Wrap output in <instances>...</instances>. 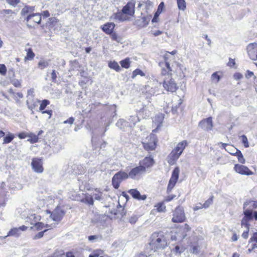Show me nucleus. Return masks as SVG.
Here are the masks:
<instances>
[{"instance_id":"nucleus-31","label":"nucleus","mask_w":257,"mask_h":257,"mask_svg":"<svg viewBox=\"0 0 257 257\" xmlns=\"http://www.w3.org/2000/svg\"><path fill=\"white\" fill-rule=\"evenodd\" d=\"M14 138L15 136L14 134L9 133L6 137H4L3 144L10 143L14 139Z\"/></svg>"},{"instance_id":"nucleus-42","label":"nucleus","mask_w":257,"mask_h":257,"mask_svg":"<svg viewBox=\"0 0 257 257\" xmlns=\"http://www.w3.org/2000/svg\"><path fill=\"white\" fill-rule=\"evenodd\" d=\"M49 104L50 101L48 100L44 99L42 100L40 104V106L39 108L40 110L41 111L43 110L45 108V107Z\"/></svg>"},{"instance_id":"nucleus-40","label":"nucleus","mask_w":257,"mask_h":257,"mask_svg":"<svg viewBox=\"0 0 257 257\" xmlns=\"http://www.w3.org/2000/svg\"><path fill=\"white\" fill-rule=\"evenodd\" d=\"M140 75L141 76H144L145 73L140 69H137L133 72L132 77L135 78L137 75Z\"/></svg>"},{"instance_id":"nucleus-56","label":"nucleus","mask_w":257,"mask_h":257,"mask_svg":"<svg viewBox=\"0 0 257 257\" xmlns=\"http://www.w3.org/2000/svg\"><path fill=\"white\" fill-rule=\"evenodd\" d=\"M47 230L48 229H45L44 231L39 232L36 235H35L34 238V239H38V238H41L44 235V233L45 232H46Z\"/></svg>"},{"instance_id":"nucleus-55","label":"nucleus","mask_w":257,"mask_h":257,"mask_svg":"<svg viewBox=\"0 0 257 257\" xmlns=\"http://www.w3.org/2000/svg\"><path fill=\"white\" fill-rule=\"evenodd\" d=\"M163 118H164V117L162 114L158 115L154 118L153 121H155L157 120V121H159L160 123H161L163 121Z\"/></svg>"},{"instance_id":"nucleus-12","label":"nucleus","mask_w":257,"mask_h":257,"mask_svg":"<svg viewBox=\"0 0 257 257\" xmlns=\"http://www.w3.org/2000/svg\"><path fill=\"white\" fill-rule=\"evenodd\" d=\"M25 20H26L27 23H28V26L32 27L33 23L37 24L40 23L41 21V16L38 13L30 14L26 17Z\"/></svg>"},{"instance_id":"nucleus-27","label":"nucleus","mask_w":257,"mask_h":257,"mask_svg":"<svg viewBox=\"0 0 257 257\" xmlns=\"http://www.w3.org/2000/svg\"><path fill=\"white\" fill-rule=\"evenodd\" d=\"M169 56L168 55V53L167 52L164 56L165 62L164 63H163V62L160 63L159 64L160 66H161L162 65H163L165 64L166 67L167 68V69H168L169 71H172V69L170 67V64L168 61V59H169Z\"/></svg>"},{"instance_id":"nucleus-32","label":"nucleus","mask_w":257,"mask_h":257,"mask_svg":"<svg viewBox=\"0 0 257 257\" xmlns=\"http://www.w3.org/2000/svg\"><path fill=\"white\" fill-rule=\"evenodd\" d=\"M21 232L18 228L12 229L8 233V236H19L21 234Z\"/></svg>"},{"instance_id":"nucleus-44","label":"nucleus","mask_w":257,"mask_h":257,"mask_svg":"<svg viewBox=\"0 0 257 257\" xmlns=\"http://www.w3.org/2000/svg\"><path fill=\"white\" fill-rule=\"evenodd\" d=\"M213 196L210 197L208 200L205 201L203 205V206L204 208H207L213 202Z\"/></svg>"},{"instance_id":"nucleus-60","label":"nucleus","mask_w":257,"mask_h":257,"mask_svg":"<svg viewBox=\"0 0 257 257\" xmlns=\"http://www.w3.org/2000/svg\"><path fill=\"white\" fill-rule=\"evenodd\" d=\"M255 242L257 243V232L253 234L252 236L249 239V242Z\"/></svg>"},{"instance_id":"nucleus-63","label":"nucleus","mask_w":257,"mask_h":257,"mask_svg":"<svg viewBox=\"0 0 257 257\" xmlns=\"http://www.w3.org/2000/svg\"><path fill=\"white\" fill-rule=\"evenodd\" d=\"M30 103L29 102V100L28 99L27 100V104L28 105V107L29 109H30L31 110H33V109H34L35 108V107L37 106V104H35V103H34V104H29Z\"/></svg>"},{"instance_id":"nucleus-43","label":"nucleus","mask_w":257,"mask_h":257,"mask_svg":"<svg viewBox=\"0 0 257 257\" xmlns=\"http://www.w3.org/2000/svg\"><path fill=\"white\" fill-rule=\"evenodd\" d=\"M155 207L157 208V210L158 212H163L166 209V206L163 203H159L157 204Z\"/></svg>"},{"instance_id":"nucleus-46","label":"nucleus","mask_w":257,"mask_h":257,"mask_svg":"<svg viewBox=\"0 0 257 257\" xmlns=\"http://www.w3.org/2000/svg\"><path fill=\"white\" fill-rule=\"evenodd\" d=\"M34 56L35 54L33 52L32 49H29L27 54V56L26 57H25V59H32L34 57Z\"/></svg>"},{"instance_id":"nucleus-26","label":"nucleus","mask_w":257,"mask_h":257,"mask_svg":"<svg viewBox=\"0 0 257 257\" xmlns=\"http://www.w3.org/2000/svg\"><path fill=\"white\" fill-rule=\"evenodd\" d=\"M13 14V12L11 10H3L0 11V16L4 18L5 20L9 19Z\"/></svg>"},{"instance_id":"nucleus-58","label":"nucleus","mask_w":257,"mask_h":257,"mask_svg":"<svg viewBox=\"0 0 257 257\" xmlns=\"http://www.w3.org/2000/svg\"><path fill=\"white\" fill-rule=\"evenodd\" d=\"M245 230L243 231L242 234V237L244 239H247L248 237V232L249 230V228H245Z\"/></svg>"},{"instance_id":"nucleus-35","label":"nucleus","mask_w":257,"mask_h":257,"mask_svg":"<svg viewBox=\"0 0 257 257\" xmlns=\"http://www.w3.org/2000/svg\"><path fill=\"white\" fill-rule=\"evenodd\" d=\"M120 64L122 67L127 69L130 67V60L128 58L120 61Z\"/></svg>"},{"instance_id":"nucleus-6","label":"nucleus","mask_w":257,"mask_h":257,"mask_svg":"<svg viewBox=\"0 0 257 257\" xmlns=\"http://www.w3.org/2000/svg\"><path fill=\"white\" fill-rule=\"evenodd\" d=\"M185 215L183 208L181 206L177 207L173 213L172 221L175 223L182 222L185 220Z\"/></svg>"},{"instance_id":"nucleus-8","label":"nucleus","mask_w":257,"mask_h":257,"mask_svg":"<svg viewBox=\"0 0 257 257\" xmlns=\"http://www.w3.org/2000/svg\"><path fill=\"white\" fill-rule=\"evenodd\" d=\"M180 173V169L178 167H176L173 171L171 177L169 180L168 187L167 191H171L172 189L175 186L179 178V175Z\"/></svg>"},{"instance_id":"nucleus-1","label":"nucleus","mask_w":257,"mask_h":257,"mask_svg":"<svg viewBox=\"0 0 257 257\" xmlns=\"http://www.w3.org/2000/svg\"><path fill=\"white\" fill-rule=\"evenodd\" d=\"M150 245L152 249H163L167 245V238L162 232H154L151 236Z\"/></svg>"},{"instance_id":"nucleus-34","label":"nucleus","mask_w":257,"mask_h":257,"mask_svg":"<svg viewBox=\"0 0 257 257\" xmlns=\"http://www.w3.org/2000/svg\"><path fill=\"white\" fill-rule=\"evenodd\" d=\"M128 120L130 122V126L132 127L135 125L136 123L139 121V118L136 115L131 116L128 119Z\"/></svg>"},{"instance_id":"nucleus-57","label":"nucleus","mask_w":257,"mask_h":257,"mask_svg":"<svg viewBox=\"0 0 257 257\" xmlns=\"http://www.w3.org/2000/svg\"><path fill=\"white\" fill-rule=\"evenodd\" d=\"M34 96V89H30L27 92V97H28V99H30V97H33Z\"/></svg>"},{"instance_id":"nucleus-19","label":"nucleus","mask_w":257,"mask_h":257,"mask_svg":"<svg viewBox=\"0 0 257 257\" xmlns=\"http://www.w3.org/2000/svg\"><path fill=\"white\" fill-rule=\"evenodd\" d=\"M115 26V25L113 23H107L101 26V29L104 33L110 35L113 32Z\"/></svg>"},{"instance_id":"nucleus-5","label":"nucleus","mask_w":257,"mask_h":257,"mask_svg":"<svg viewBox=\"0 0 257 257\" xmlns=\"http://www.w3.org/2000/svg\"><path fill=\"white\" fill-rule=\"evenodd\" d=\"M128 178V174L123 171H119L116 173L112 179V184L115 189H118L120 183L124 180Z\"/></svg>"},{"instance_id":"nucleus-48","label":"nucleus","mask_w":257,"mask_h":257,"mask_svg":"<svg viewBox=\"0 0 257 257\" xmlns=\"http://www.w3.org/2000/svg\"><path fill=\"white\" fill-rule=\"evenodd\" d=\"M242 138V143L244 144V146L245 148H247L249 147V144L248 142V140L247 137L245 135L241 136Z\"/></svg>"},{"instance_id":"nucleus-21","label":"nucleus","mask_w":257,"mask_h":257,"mask_svg":"<svg viewBox=\"0 0 257 257\" xmlns=\"http://www.w3.org/2000/svg\"><path fill=\"white\" fill-rule=\"evenodd\" d=\"M221 144L222 145V148H223L227 152L232 155L235 156L236 154L239 151L238 150H237L233 146L229 145L228 144L222 143Z\"/></svg>"},{"instance_id":"nucleus-49","label":"nucleus","mask_w":257,"mask_h":257,"mask_svg":"<svg viewBox=\"0 0 257 257\" xmlns=\"http://www.w3.org/2000/svg\"><path fill=\"white\" fill-rule=\"evenodd\" d=\"M11 83L16 87H20L21 86V82L16 79H13L11 81Z\"/></svg>"},{"instance_id":"nucleus-51","label":"nucleus","mask_w":257,"mask_h":257,"mask_svg":"<svg viewBox=\"0 0 257 257\" xmlns=\"http://www.w3.org/2000/svg\"><path fill=\"white\" fill-rule=\"evenodd\" d=\"M211 79L213 81L217 83L220 80V77L217 73H213L211 75Z\"/></svg>"},{"instance_id":"nucleus-28","label":"nucleus","mask_w":257,"mask_h":257,"mask_svg":"<svg viewBox=\"0 0 257 257\" xmlns=\"http://www.w3.org/2000/svg\"><path fill=\"white\" fill-rule=\"evenodd\" d=\"M108 67L112 69L115 70L117 72H119V71H120L121 69H120V66H119V65L117 63V62H116L115 61H110L108 63Z\"/></svg>"},{"instance_id":"nucleus-53","label":"nucleus","mask_w":257,"mask_h":257,"mask_svg":"<svg viewBox=\"0 0 257 257\" xmlns=\"http://www.w3.org/2000/svg\"><path fill=\"white\" fill-rule=\"evenodd\" d=\"M8 92L11 94V96L15 100H18L17 97L16 96L15 92L12 88H10L8 90Z\"/></svg>"},{"instance_id":"nucleus-50","label":"nucleus","mask_w":257,"mask_h":257,"mask_svg":"<svg viewBox=\"0 0 257 257\" xmlns=\"http://www.w3.org/2000/svg\"><path fill=\"white\" fill-rule=\"evenodd\" d=\"M7 72V68L4 64H0V74L2 75H6Z\"/></svg>"},{"instance_id":"nucleus-14","label":"nucleus","mask_w":257,"mask_h":257,"mask_svg":"<svg viewBox=\"0 0 257 257\" xmlns=\"http://www.w3.org/2000/svg\"><path fill=\"white\" fill-rule=\"evenodd\" d=\"M135 1L129 2L123 8L121 11L122 13L132 16L135 14Z\"/></svg>"},{"instance_id":"nucleus-39","label":"nucleus","mask_w":257,"mask_h":257,"mask_svg":"<svg viewBox=\"0 0 257 257\" xmlns=\"http://www.w3.org/2000/svg\"><path fill=\"white\" fill-rule=\"evenodd\" d=\"M34 225L36 227V228H37V230H42L45 227H50V226L47 224H45L44 223H43L42 222H37Z\"/></svg>"},{"instance_id":"nucleus-59","label":"nucleus","mask_w":257,"mask_h":257,"mask_svg":"<svg viewBox=\"0 0 257 257\" xmlns=\"http://www.w3.org/2000/svg\"><path fill=\"white\" fill-rule=\"evenodd\" d=\"M164 7V3L163 2L161 3L158 6L157 13H158V14H161L163 11Z\"/></svg>"},{"instance_id":"nucleus-4","label":"nucleus","mask_w":257,"mask_h":257,"mask_svg":"<svg viewBox=\"0 0 257 257\" xmlns=\"http://www.w3.org/2000/svg\"><path fill=\"white\" fill-rule=\"evenodd\" d=\"M157 138L154 134H151L143 142L144 148L147 151L154 150L156 148Z\"/></svg>"},{"instance_id":"nucleus-11","label":"nucleus","mask_w":257,"mask_h":257,"mask_svg":"<svg viewBox=\"0 0 257 257\" xmlns=\"http://www.w3.org/2000/svg\"><path fill=\"white\" fill-rule=\"evenodd\" d=\"M163 86L168 91H176L177 89V84L172 78L166 79L164 81Z\"/></svg>"},{"instance_id":"nucleus-24","label":"nucleus","mask_w":257,"mask_h":257,"mask_svg":"<svg viewBox=\"0 0 257 257\" xmlns=\"http://www.w3.org/2000/svg\"><path fill=\"white\" fill-rule=\"evenodd\" d=\"M188 145V142L186 140H184L181 142L179 143L176 147L174 149L176 151L181 154L185 147Z\"/></svg>"},{"instance_id":"nucleus-25","label":"nucleus","mask_w":257,"mask_h":257,"mask_svg":"<svg viewBox=\"0 0 257 257\" xmlns=\"http://www.w3.org/2000/svg\"><path fill=\"white\" fill-rule=\"evenodd\" d=\"M34 11V7L32 6H26L21 11V15L23 16H27V17L31 14Z\"/></svg>"},{"instance_id":"nucleus-45","label":"nucleus","mask_w":257,"mask_h":257,"mask_svg":"<svg viewBox=\"0 0 257 257\" xmlns=\"http://www.w3.org/2000/svg\"><path fill=\"white\" fill-rule=\"evenodd\" d=\"M111 35V38L112 40L115 41L117 42H119L121 40V38L117 35V34L115 33H112Z\"/></svg>"},{"instance_id":"nucleus-29","label":"nucleus","mask_w":257,"mask_h":257,"mask_svg":"<svg viewBox=\"0 0 257 257\" xmlns=\"http://www.w3.org/2000/svg\"><path fill=\"white\" fill-rule=\"evenodd\" d=\"M248 205H250V207L251 208H256L257 207V201L249 200L245 202L243 204V209L245 210V208Z\"/></svg>"},{"instance_id":"nucleus-47","label":"nucleus","mask_w":257,"mask_h":257,"mask_svg":"<svg viewBox=\"0 0 257 257\" xmlns=\"http://www.w3.org/2000/svg\"><path fill=\"white\" fill-rule=\"evenodd\" d=\"M126 122L125 120L123 119H119L116 123V125L117 127L120 128L121 129L123 128V125H125Z\"/></svg>"},{"instance_id":"nucleus-52","label":"nucleus","mask_w":257,"mask_h":257,"mask_svg":"<svg viewBox=\"0 0 257 257\" xmlns=\"http://www.w3.org/2000/svg\"><path fill=\"white\" fill-rule=\"evenodd\" d=\"M7 3L14 7L20 3V0H6Z\"/></svg>"},{"instance_id":"nucleus-61","label":"nucleus","mask_w":257,"mask_h":257,"mask_svg":"<svg viewBox=\"0 0 257 257\" xmlns=\"http://www.w3.org/2000/svg\"><path fill=\"white\" fill-rule=\"evenodd\" d=\"M51 79L53 82H55L57 78V74L55 70H53L51 73Z\"/></svg>"},{"instance_id":"nucleus-22","label":"nucleus","mask_w":257,"mask_h":257,"mask_svg":"<svg viewBox=\"0 0 257 257\" xmlns=\"http://www.w3.org/2000/svg\"><path fill=\"white\" fill-rule=\"evenodd\" d=\"M128 192L133 198L138 200H144L147 198V196L145 195H141L139 191L137 189H131Z\"/></svg>"},{"instance_id":"nucleus-3","label":"nucleus","mask_w":257,"mask_h":257,"mask_svg":"<svg viewBox=\"0 0 257 257\" xmlns=\"http://www.w3.org/2000/svg\"><path fill=\"white\" fill-rule=\"evenodd\" d=\"M47 213L50 214V217L54 221L59 222L62 220L65 214L63 208L60 206H57L52 212L47 210Z\"/></svg>"},{"instance_id":"nucleus-30","label":"nucleus","mask_w":257,"mask_h":257,"mask_svg":"<svg viewBox=\"0 0 257 257\" xmlns=\"http://www.w3.org/2000/svg\"><path fill=\"white\" fill-rule=\"evenodd\" d=\"M125 14L121 12H118L115 14L114 18L119 20V21H124L128 19L127 17L124 15Z\"/></svg>"},{"instance_id":"nucleus-23","label":"nucleus","mask_w":257,"mask_h":257,"mask_svg":"<svg viewBox=\"0 0 257 257\" xmlns=\"http://www.w3.org/2000/svg\"><path fill=\"white\" fill-rule=\"evenodd\" d=\"M191 228L189 226L185 224L184 226L180 229L179 232L177 233L178 237H180L181 239L184 238L187 235V232L190 231Z\"/></svg>"},{"instance_id":"nucleus-64","label":"nucleus","mask_w":257,"mask_h":257,"mask_svg":"<svg viewBox=\"0 0 257 257\" xmlns=\"http://www.w3.org/2000/svg\"><path fill=\"white\" fill-rule=\"evenodd\" d=\"M234 78L236 80H239L242 78V75L239 73H236L234 74Z\"/></svg>"},{"instance_id":"nucleus-41","label":"nucleus","mask_w":257,"mask_h":257,"mask_svg":"<svg viewBox=\"0 0 257 257\" xmlns=\"http://www.w3.org/2000/svg\"><path fill=\"white\" fill-rule=\"evenodd\" d=\"M235 156H236L237 157L238 161L239 163L241 164L245 163V159L240 151L239 150V151L236 154Z\"/></svg>"},{"instance_id":"nucleus-54","label":"nucleus","mask_w":257,"mask_h":257,"mask_svg":"<svg viewBox=\"0 0 257 257\" xmlns=\"http://www.w3.org/2000/svg\"><path fill=\"white\" fill-rule=\"evenodd\" d=\"M138 219V217L136 215L132 216L129 219V222L131 224L135 223Z\"/></svg>"},{"instance_id":"nucleus-9","label":"nucleus","mask_w":257,"mask_h":257,"mask_svg":"<svg viewBox=\"0 0 257 257\" xmlns=\"http://www.w3.org/2000/svg\"><path fill=\"white\" fill-rule=\"evenodd\" d=\"M146 170L140 165L139 166L133 168L128 174V177H130L132 179H136L141 175L145 174Z\"/></svg>"},{"instance_id":"nucleus-16","label":"nucleus","mask_w":257,"mask_h":257,"mask_svg":"<svg viewBox=\"0 0 257 257\" xmlns=\"http://www.w3.org/2000/svg\"><path fill=\"white\" fill-rule=\"evenodd\" d=\"M199 126L204 130H211L213 126L212 119L211 117H209L204 119L199 123Z\"/></svg>"},{"instance_id":"nucleus-38","label":"nucleus","mask_w":257,"mask_h":257,"mask_svg":"<svg viewBox=\"0 0 257 257\" xmlns=\"http://www.w3.org/2000/svg\"><path fill=\"white\" fill-rule=\"evenodd\" d=\"M28 137L30 138L28 141H29L31 143H35L38 141V137L37 135H36L33 133H31L28 135Z\"/></svg>"},{"instance_id":"nucleus-37","label":"nucleus","mask_w":257,"mask_h":257,"mask_svg":"<svg viewBox=\"0 0 257 257\" xmlns=\"http://www.w3.org/2000/svg\"><path fill=\"white\" fill-rule=\"evenodd\" d=\"M185 250V248L183 246H179L176 245L172 250V251L175 254H180L183 252Z\"/></svg>"},{"instance_id":"nucleus-2","label":"nucleus","mask_w":257,"mask_h":257,"mask_svg":"<svg viewBox=\"0 0 257 257\" xmlns=\"http://www.w3.org/2000/svg\"><path fill=\"white\" fill-rule=\"evenodd\" d=\"M103 199V197L101 190L100 189H95L92 194H86L84 200L88 204L93 205L94 204V199L100 201Z\"/></svg>"},{"instance_id":"nucleus-20","label":"nucleus","mask_w":257,"mask_h":257,"mask_svg":"<svg viewBox=\"0 0 257 257\" xmlns=\"http://www.w3.org/2000/svg\"><path fill=\"white\" fill-rule=\"evenodd\" d=\"M40 219V215L35 213L29 214L26 218V221L29 222L31 224L35 225Z\"/></svg>"},{"instance_id":"nucleus-62","label":"nucleus","mask_w":257,"mask_h":257,"mask_svg":"<svg viewBox=\"0 0 257 257\" xmlns=\"http://www.w3.org/2000/svg\"><path fill=\"white\" fill-rule=\"evenodd\" d=\"M74 121V118L73 117H71L66 120L64 121V123H69L70 124H72Z\"/></svg>"},{"instance_id":"nucleus-15","label":"nucleus","mask_w":257,"mask_h":257,"mask_svg":"<svg viewBox=\"0 0 257 257\" xmlns=\"http://www.w3.org/2000/svg\"><path fill=\"white\" fill-rule=\"evenodd\" d=\"M234 169L236 172L241 175H250L253 174L252 172H251L247 167L243 165L235 164L234 165Z\"/></svg>"},{"instance_id":"nucleus-7","label":"nucleus","mask_w":257,"mask_h":257,"mask_svg":"<svg viewBox=\"0 0 257 257\" xmlns=\"http://www.w3.org/2000/svg\"><path fill=\"white\" fill-rule=\"evenodd\" d=\"M252 212L253 211L251 209H246L244 210L243 214L244 216L241 221V226L242 227L249 228V224L248 222L253 218Z\"/></svg>"},{"instance_id":"nucleus-18","label":"nucleus","mask_w":257,"mask_h":257,"mask_svg":"<svg viewBox=\"0 0 257 257\" xmlns=\"http://www.w3.org/2000/svg\"><path fill=\"white\" fill-rule=\"evenodd\" d=\"M181 154L173 149L168 157V162L170 164H173L178 159Z\"/></svg>"},{"instance_id":"nucleus-13","label":"nucleus","mask_w":257,"mask_h":257,"mask_svg":"<svg viewBox=\"0 0 257 257\" xmlns=\"http://www.w3.org/2000/svg\"><path fill=\"white\" fill-rule=\"evenodd\" d=\"M31 166L33 170L36 173H41L44 171L42 166V161L40 159H33L31 162Z\"/></svg>"},{"instance_id":"nucleus-33","label":"nucleus","mask_w":257,"mask_h":257,"mask_svg":"<svg viewBox=\"0 0 257 257\" xmlns=\"http://www.w3.org/2000/svg\"><path fill=\"white\" fill-rule=\"evenodd\" d=\"M38 68L41 70L49 66V62L44 60H41L38 63Z\"/></svg>"},{"instance_id":"nucleus-10","label":"nucleus","mask_w":257,"mask_h":257,"mask_svg":"<svg viewBox=\"0 0 257 257\" xmlns=\"http://www.w3.org/2000/svg\"><path fill=\"white\" fill-rule=\"evenodd\" d=\"M248 56L252 60H257V43L249 44L246 48Z\"/></svg>"},{"instance_id":"nucleus-36","label":"nucleus","mask_w":257,"mask_h":257,"mask_svg":"<svg viewBox=\"0 0 257 257\" xmlns=\"http://www.w3.org/2000/svg\"><path fill=\"white\" fill-rule=\"evenodd\" d=\"M177 6L180 10L184 11L186 8V2L185 0H177Z\"/></svg>"},{"instance_id":"nucleus-17","label":"nucleus","mask_w":257,"mask_h":257,"mask_svg":"<svg viewBox=\"0 0 257 257\" xmlns=\"http://www.w3.org/2000/svg\"><path fill=\"white\" fill-rule=\"evenodd\" d=\"M154 164V161L152 157H147L140 162V165L146 170L147 168L152 167Z\"/></svg>"}]
</instances>
